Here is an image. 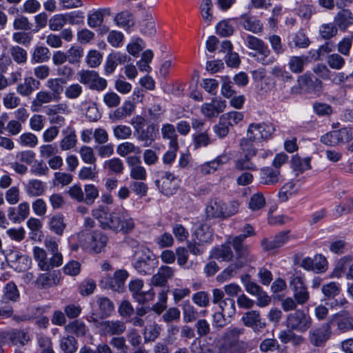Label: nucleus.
Segmentation results:
<instances>
[{"instance_id": "4d7b16f0", "label": "nucleus", "mask_w": 353, "mask_h": 353, "mask_svg": "<svg viewBox=\"0 0 353 353\" xmlns=\"http://www.w3.org/2000/svg\"><path fill=\"white\" fill-rule=\"evenodd\" d=\"M254 141L248 137L241 139L240 141V148L245 156H256L257 150L254 145Z\"/></svg>"}, {"instance_id": "a878e982", "label": "nucleus", "mask_w": 353, "mask_h": 353, "mask_svg": "<svg viewBox=\"0 0 353 353\" xmlns=\"http://www.w3.org/2000/svg\"><path fill=\"white\" fill-rule=\"evenodd\" d=\"M234 256L229 245H221L214 248L211 252V257L222 261H230Z\"/></svg>"}, {"instance_id": "0e129e2a", "label": "nucleus", "mask_w": 353, "mask_h": 353, "mask_svg": "<svg viewBox=\"0 0 353 353\" xmlns=\"http://www.w3.org/2000/svg\"><path fill=\"white\" fill-rule=\"evenodd\" d=\"M338 32L337 27L333 23H324L321 26L319 34L323 39H330Z\"/></svg>"}, {"instance_id": "603ef678", "label": "nucleus", "mask_w": 353, "mask_h": 353, "mask_svg": "<svg viewBox=\"0 0 353 353\" xmlns=\"http://www.w3.org/2000/svg\"><path fill=\"white\" fill-rule=\"evenodd\" d=\"M98 188L93 184H87L84 186V203L87 205H92L99 197Z\"/></svg>"}, {"instance_id": "412c9836", "label": "nucleus", "mask_w": 353, "mask_h": 353, "mask_svg": "<svg viewBox=\"0 0 353 353\" xmlns=\"http://www.w3.org/2000/svg\"><path fill=\"white\" fill-rule=\"evenodd\" d=\"M135 105L130 101H125L121 107L117 108L110 114V119L112 121L116 122L123 120L130 116L134 111Z\"/></svg>"}, {"instance_id": "6ab92c4d", "label": "nucleus", "mask_w": 353, "mask_h": 353, "mask_svg": "<svg viewBox=\"0 0 353 353\" xmlns=\"http://www.w3.org/2000/svg\"><path fill=\"white\" fill-rule=\"evenodd\" d=\"M260 183L265 185H274L279 183L281 176L280 170L272 167H265L260 170Z\"/></svg>"}, {"instance_id": "a19ab883", "label": "nucleus", "mask_w": 353, "mask_h": 353, "mask_svg": "<svg viewBox=\"0 0 353 353\" xmlns=\"http://www.w3.org/2000/svg\"><path fill=\"white\" fill-rule=\"evenodd\" d=\"M3 300H8L16 302L19 298L20 294L16 284L11 281L8 283L3 288Z\"/></svg>"}, {"instance_id": "b1692460", "label": "nucleus", "mask_w": 353, "mask_h": 353, "mask_svg": "<svg viewBox=\"0 0 353 353\" xmlns=\"http://www.w3.org/2000/svg\"><path fill=\"white\" fill-rule=\"evenodd\" d=\"M10 256L12 258L11 260L12 267L17 272H23L31 265V259L26 255L21 254L18 252L11 253Z\"/></svg>"}, {"instance_id": "2eb2a0df", "label": "nucleus", "mask_w": 353, "mask_h": 353, "mask_svg": "<svg viewBox=\"0 0 353 353\" xmlns=\"http://www.w3.org/2000/svg\"><path fill=\"white\" fill-rule=\"evenodd\" d=\"M176 177L170 172H164L159 179L155 181V183L159 190L165 195H171L176 189Z\"/></svg>"}, {"instance_id": "e2e57ef3", "label": "nucleus", "mask_w": 353, "mask_h": 353, "mask_svg": "<svg viewBox=\"0 0 353 353\" xmlns=\"http://www.w3.org/2000/svg\"><path fill=\"white\" fill-rule=\"evenodd\" d=\"M77 141L74 130H70L68 134L61 141L60 148L62 150H70L76 145Z\"/></svg>"}, {"instance_id": "e433bc0d", "label": "nucleus", "mask_w": 353, "mask_h": 353, "mask_svg": "<svg viewBox=\"0 0 353 353\" xmlns=\"http://www.w3.org/2000/svg\"><path fill=\"white\" fill-rule=\"evenodd\" d=\"M243 266L242 263L234 262L231 263L227 268L222 271L217 276L216 280L220 283H223L233 277L238 271Z\"/></svg>"}, {"instance_id": "5fc2aeb1", "label": "nucleus", "mask_w": 353, "mask_h": 353, "mask_svg": "<svg viewBox=\"0 0 353 353\" xmlns=\"http://www.w3.org/2000/svg\"><path fill=\"white\" fill-rule=\"evenodd\" d=\"M183 316L185 323H191L197 319L198 312L193 305L186 301L183 303Z\"/></svg>"}, {"instance_id": "8fccbe9b", "label": "nucleus", "mask_w": 353, "mask_h": 353, "mask_svg": "<svg viewBox=\"0 0 353 353\" xmlns=\"http://www.w3.org/2000/svg\"><path fill=\"white\" fill-rule=\"evenodd\" d=\"M30 340L28 334L23 330H12L10 331V341L13 345H25Z\"/></svg>"}, {"instance_id": "39448f33", "label": "nucleus", "mask_w": 353, "mask_h": 353, "mask_svg": "<svg viewBox=\"0 0 353 353\" xmlns=\"http://www.w3.org/2000/svg\"><path fill=\"white\" fill-rule=\"evenodd\" d=\"M33 257L39 268L42 271H49L54 267H59L63 263L59 261L57 256L48 258L45 249L35 246L33 248Z\"/></svg>"}, {"instance_id": "bb28decb", "label": "nucleus", "mask_w": 353, "mask_h": 353, "mask_svg": "<svg viewBox=\"0 0 353 353\" xmlns=\"http://www.w3.org/2000/svg\"><path fill=\"white\" fill-rule=\"evenodd\" d=\"M308 62L309 58L307 56H292L289 59L288 65L292 72L299 74L304 71V67Z\"/></svg>"}, {"instance_id": "bf43d9fd", "label": "nucleus", "mask_w": 353, "mask_h": 353, "mask_svg": "<svg viewBox=\"0 0 353 353\" xmlns=\"http://www.w3.org/2000/svg\"><path fill=\"white\" fill-rule=\"evenodd\" d=\"M60 347L65 353H74L77 350V341L73 336L63 337L60 341Z\"/></svg>"}, {"instance_id": "13d9d810", "label": "nucleus", "mask_w": 353, "mask_h": 353, "mask_svg": "<svg viewBox=\"0 0 353 353\" xmlns=\"http://www.w3.org/2000/svg\"><path fill=\"white\" fill-rule=\"evenodd\" d=\"M212 7L213 3L211 0H203L200 6L202 18L208 24H209L213 19L212 12Z\"/></svg>"}, {"instance_id": "c9c22d12", "label": "nucleus", "mask_w": 353, "mask_h": 353, "mask_svg": "<svg viewBox=\"0 0 353 353\" xmlns=\"http://www.w3.org/2000/svg\"><path fill=\"white\" fill-rule=\"evenodd\" d=\"M50 59V50L47 47L42 46H36L32 54V62L33 63H41L46 62Z\"/></svg>"}, {"instance_id": "f03ea898", "label": "nucleus", "mask_w": 353, "mask_h": 353, "mask_svg": "<svg viewBox=\"0 0 353 353\" xmlns=\"http://www.w3.org/2000/svg\"><path fill=\"white\" fill-rule=\"evenodd\" d=\"M131 245L137 248L134 254V268L141 274H150L155 266L154 259L152 258V254L149 249L143 247H139L137 241L133 239L130 240Z\"/></svg>"}, {"instance_id": "79ce46f5", "label": "nucleus", "mask_w": 353, "mask_h": 353, "mask_svg": "<svg viewBox=\"0 0 353 353\" xmlns=\"http://www.w3.org/2000/svg\"><path fill=\"white\" fill-rule=\"evenodd\" d=\"M128 277V273L124 270H117L111 281V288L115 291H120Z\"/></svg>"}, {"instance_id": "393cba45", "label": "nucleus", "mask_w": 353, "mask_h": 353, "mask_svg": "<svg viewBox=\"0 0 353 353\" xmlns=\"http://www.w3.org/2000/svg\"><path fill=\"white\" fill-rule=\"evenodd\" d=\"M334 23L340 30H345L353 23V15L349 10H342L334 17Z\"/></svg>"}, {"instance_id": "f704fd0d", "label": "nucleus", "mask_w": 353, "mask_h": 353, "mask_svg": "<svg viewBox=\"0 0 353 353\" xmlns=\"http://www.w3.org/2000/svg\"><path fill=\"white\" fill-rule=\"evenodd\" d=\"M321 292L325 299L330 300L335 298L341 292L340 283L336 282H329L322 286Z\"/></svg>"}, {"instance_id": "9b49d317", "label": "nucleus", "mask_w": 353, "mask_h": 353, "mask_svg": "<svg viewBox=\"0 0 353 353\" xmlns=\"http://www.w3.org/2000/svg\"><path fill=\"white\" fill-rule=\"evenodd\" d=\"M331 336V325L328 321L321 327L310 331L309 340L312 345L315 347L321 346Z\"/></svg>"}, {"instance_id": "ddd939ff", "label": "nucleus", "mask_w": 353, "mask_h": 353, "mask_svg": "<svg viewBox=\"0 0 353 353\" xmlns=\"http://www.w3.org/2000/svg\"><path fill=\"white\" fill-rule=\"evenodd\" d=\"M99 333L101 335L112 336L122 334L126 326L124 322L121 321H104L99 323Z\"/></svg>"}, {"instance_id": "9d476101", "label": "nucleus", "mask_w": 353, "mask_h": 353, "mask_svg": "<svg viewBox=\"0 0 353 353\" xmlns=\"http://www.w3.org/2000/svg\"><path fill=\"white\" fill-rule=\"evenodd\" d=\"M108 241V236L101 231L94 230L88 236V241L83 244V246L90 252L100 253L106 246Z\"/></svg>"}, {"instance_id": "0eeeda50", "label": "nucleus", "mask_w": 353, "mask_h": 353, "mask_svg": "<svg viewBox=\"0 0 353 353\" xmlns=\"http://www.w3.org/2000/svg\"><path fill=\"white\" fill-rule=\"evenodd\" d=\"M328 322L331 326L336 324L337 330L342 333L353 330V316L347 310H342L332 315Z\"/></svg>"}, {"instance_id": "c756f323", "label": "nucleus", "mask_w": 353, "mask_h": 353, "mask_svg": "<svg viewBox=\"0 0 353 353\" xmlns=\"http://www.w3.org/2000/svg\"><path fill=\"white\" fill-rule=\"evenodd\" d=\"M161 132L163 139L169 141V146L179 145L178 134L176 132L175 127L170 123H165L162 125Z\"/></svg>"}, {"instance_id": "7c9ffc66", "label": "nucleus", "mask_w": 353, "mask_h": 353, "mask_svg": "<svg viewBox=\"0 0 353 353\" xmlns=\"http://www.w3.org/2000/svg\"><path fill=\"white\" fill-rule=\"evenodd\" d=\"M97 303L99 307L98 314L101 319L110 316L114 311V305L107 297H99Z\"/></svg>"}, {"instance_id": "dca6fc26", "label": "nucleus", "mask_w": 353, "mask_h": 353, "mask_svg": "<svg viewBox=\"0 0 353 353\" xmlns=\"http://www.w3.org/2000/svg\"><path fill=\"white\" fill-rule=\"evenodd\" d=\"M239 23L245 30L254 34H259L263 31V23L254 16L248 14H242L239 18Z\"/></svg>"}, {"instance_id": "864d4df0", "label": "nucleus", "mask_w": 353, "mask_h": 353, "mask_svg": "<svg viewBox=\"0 0 353 353\" xmlns=\"http://www.w3.org/2000/svg\"><path fill=\"white\" fill-rule=\"evenodd\" d=\"M253 56L259 63L265 65H270L275 61L274 57L272 55L268 46L259 52H256V53Z\"/></svg>"}, {"instance_id": "680f3d73", "label": "nucleus", "mask_w": 353, "mask_h": 353, "mask_svg": "<svg viewBox=\"0 0 353 353\" xmlns=\"http://www.w3.org/2000/svg\"><path fill=\"white\" fill-rule=\"evenodd\" d=\"M64 93L67 99L74 100L82 94L83 87L78 83H72L65 88Z\"/></svg>"}, {"instance_id": "a18cd8bd", "label": "nucleus", "mask_w": 353, "mask_h": 353, "mask_svg": "<svg viewBox=\"0 0 353 353\" xmlns=\"http://www.w3.org/2000/svg\"><path fill=\"white\" fill-rule=\"evenodd\" d=\"M265 205L266 200L263 194L258 192L250 196L248 206L252 211H258L263 208Z\"/></svg>"}, {"instance_id": "37998d69", "label": "nucleus", "mask_w": 353, "mask_h": 353, "mask_svg": "<svg viewBox=\"0 0 353 353\" xmlns=\"http://www.w3.org/2000/svg\"><path fill=\"white\" fill-rule=\"evenodd\" d=\"M110 14V9H101L95 11L88 17V24L91 28L101 26L103 21V16Z\"/></svg>"}, {"instance_id": "f257e3e1", "label": "nucleus", "mask_w": 353, "mask_h": 353, "mask_svg": "<svg viewBox=\"0 0 353 353\" xmlns=\"http://www.w3.org/2000/svg\"><path fill=\"white\" fill-rule=\"evenodd\" d=\"M134 228V219L121 210H114L110 212L107 221L103 223V229L112 230L114 233L121 232L123 234L132 232Z\"/></svg>"}, {"instance_id": "c03bdc74", "label": "nucleus", "mask_w": 353, "mask_h": 353, "mask_svg": "<svg viewBox=\"0 0 353 353\" xmlns=\"http://www.w3.org/2000/svg\"><path fill=\"white\" fill-rule=\"evenodd\" d=\"M117 25L124 28H130L134 25V19L132 14L128 11H123L115 17Z\"/></svg>"}, {"instance_id": "473e14b6", "label": "nucleus", "mask_w": 353, "mask_h": 353, "mask_svg": "<svg viewBox=\"0 0 353 353\" xmlns=\"http://www.w3.org/2000/svg\"><path fill=\"white\" fill-rule=\"evenodd\" d=\"M36 80L31 77H26L17 85L16 90L22 97H29L35 90Z\"/></svg>"}, {"instance_id": "c85d7f7f", "label": "nucleus", "mask_w": 353, "mask_h": 353, "mask_svg": "<svg viewBox=\"0 0 353 353\" xmlns=\"http://www.w3.org/2000/svg\"><path fill=\"white\" fill-rule=\"evenodd\" d=\"M56 101L54 97L50 92L39 91L32 101L31 108L32 111H38L44 103Z\"/></svg>"}, {"instance_id": "6e6d98bb", "label": "nucleus", "mask_w": 353, "mask_h": 353, "mask_svg": "<svg viewBox=\"0 0 353 353\" xmlns=\"http://www.w3.org/2000/svg\"><path fill=\"white\" fill-rule=\"evenodd\" d=\"M66 54L70 64H77L83 56V50L81 47L73 46L67 51Z\"/></svg>"}, {"instance_id": "58836bf2", "label": "nucleus", "mask_w": 353, "mask_h": 353, "mask_svg": "<svg viewBox=\"0 0 353 353\" xmlns=\"http://www.w3.org/2000/svg\"><path fill=\"white\" fill-rule=\"evenodd\" d=\"M59 283V279H52L51 275L46 273L41 274L34 281V285L38 289H46L57 285Z\"/></svg>"}, {"instance_id": "de8ad7c7", "label": "nucleus", "mask_w": 353, "mask_h": 353, "mask_svg": "<svg viewBox=\"0 0 353 353\" xmlns=\"http://www.w3.org/2000/svg\"><path fill=\"white\" fill-rule=\"evenodd\" d=\"M17 141L21 146L30 148L36 147L39 142L37 137L30 132L21 134Z\"/></svg>"}, {"instance_id": "6e6552de", "label": "nucleus", "mask_w": 353, "mask_h": 353, "mask_svg": "<svg viewBox=\"0 0 353 353\" xmlns=\"http://www.w3.org/2000/svg\"><path fill=\"white\" fill-rule=\"evenodd\" d=\"M241 239L239 238L236 240L228 239V243L231 244L235 251L236 256L237 263H242L244 266L248 263L254 261L255 257L252 254L250 250V246L245 245L243 241H241Z\"/></svg>"}, {"instance_id": "a211bd4d", "label": "nucleus", "mask_w": 353, "mask_h": 353, "mask_svg": "<svg viewBox=\"0 0 353 353\" xmlns=\"http://www.w3.org/2000/svg\"><path fill=\"white\" fill-rule=\"evenodd\" d=\"M225 107V101L214 99L211 103H203L201 108V112L205 117L211 119L218 117L221 112H223Z\"/></svg>"}, {"instance_id": "3c124183", "label": "nucleus", "mask_w": 353, "mask_h": 353, "mask_svg": "<svg viewBox=\"0 0 353 353\" xmlns=\"http://www.w3.org/2000/svg\"><path fill=\"white\" fill-rule=\"evenodd\" d=\"M44 246L47 248L48 252L52 256L59 257V261L63 263V256L59 251V244L54 238L51 236H47L43 241Z\"/></svg>"}, {"instance_id": "423d86ee", "label": "nucleus", "mask_w": 353, "mask_h": 353, "mask_svg": "<svg viewBox=\"0 0 353 353\" xmlns=\"http://www.w3.org/2000/svg\"><path fill=\"white\" fill-rule=\"evenodd\" d=\"M143 281L141 279L132 280L129 283V290L133 298L141 304L153 301L155 296V292L152 289L143 291Z\"/></svg>"}, {"instance_id": "20e7f679", "label": "nucleus", "mask_w": 353, "mask_h": 353, "mask_svg": "<svg viewBox=\"0 0 353 353\" xmlns=\"http://www.w3.org/2000/svg\"><path fill=\"white\" fill-rule=\"evenodd\" d=\"M77 76L79 83L88 85L90 90L101 92L107 88L106 79L101 77L94 70H82L77 73Z\"/></svg>"}, {"instance_id": "052dcab7", "label": "nucleus", "mask_w": 353, "mask_h": 353, "mask_svg": "<svg viewBox=\"0 0 353 353\" xmlns=\"http://www.w3.org/2000/svg\"><path fill=\"white\" fill-rule=\"evenodd\" d=\"M65 330L76 334L77 336H83L86 334L87 328L84 323L79 321H74L65 326Z\"/></svg>"}, {"instance_id": "09e8293b", "label": "nucleus", "mask_w": 353, "mask_h": 353, "mask_svg": "<svg viewBox=\"0 0 353 353\" xmlns=\"http://www.w3.org/2000/svg\"><path fill=\"white\" fill-rule=\"evenodd\" d=\"M10 54L13 60L18 64H23L27 61L28 53L26 50L19 46L10 47Z\"/></svg>"}, {"instance_id": "f8f14e48", "label": "nucleus", "mask_w": 353, "mask_h": 353, "mask_svg": "<svg viewBox=\"0 0 353 353\" xmlns=\"http://www.w3.org/2000/svg\"><path fill=\"white\" fill-rule=\"evenodd\" d=\"M241 321L246 327H251L254 332H260L266 327L262 321L261 314L257 310H250L243 314Z\"/></svg>"}, {"instance_id": "1a4fd4ad", "label": "nucleus", "mask_w": 353, "mask_h": 353, "mask_svg": "<svg viewBox=\"0 0 353 353\" xmlns=\"http://www.w3.org/2000/svg\"><path fill=\"white\" fill-rule=\"evenodd\" d=\"M290 285L294 292V297L298 304L303 305L309 300L310 293L302 277L293 276L290 280Z\"/></svg>"}, {"instance_id": "f3484780", "label": "nucleus", "mask_w": 353, "mask_h": 353, "mask_svg": "<svg viewBox=\"0 0 353 353\" xmlns=\"http://www.w3.org/2000/svg\"><path fill=\"white\" fill-rule=\"evenodd\" d=\"M174 275V269L167 266L162 265L158 270L151 279V284L157 287H164L167 285L168 280L173 278Z\"/></svg>"}, {"instance_id": "4468645a", "label": "nucleus", "mask_w": 353, "mask_h": 353, "mask_svg": "<svg viewBox=\"0 0 353 353\" xmlns=\"http://www.w3.org/2000/svg\"><path fill=\"white\" fill-rule=\"evenodd\" d=\"M127 163L130 167V176L136 181H144L147 178L145 168L141 165L140 157L137 156L129 157Z\"/></svg>"}, {"instance_id": "ea45409f", "label": "nucleus", "mask_w": 353, "mask_h": 353, "mask_svg": "<svg viewBox=\"0 0 353 353\" xmlns=\"http://www.w3.org/2000/svg\"><path fill=\"white\" fill-rule=\"evenodd\" d=\"M291 165L293 170L299 173H303L304 171L311 168L310 159H302L298 155H294L292 157Z\"/></svg>"}, {"instance_id": "338daca9", "label": "nucleus", "mask_w": 353, "mask_h": 353, "mask_svg": "<svg viewBox=\"0 0 353 353\" xmlns=\"http://www.w3.org/2000/svg\"><path fill=\"white\" fill-rule=\"evenodd\" d=\"M66 24L64 14H57L52 17L49 20V28L52 31H59Z\"/></svg>"}, {"instance_id": "69168bd1", "label": "nucleus", "mask_w": 353, "mask_h": 353, "mask_svg": "<svg viewBox=\"0 0 353 353\" xmlns=\"http://www.w3.org/2000/svg\"><path fill=\"white\" fill-rule=\"evenodd\" d=\"M98 171L96 165L92 167H83L79 172L78 176L81 180L93 181L98 177Z\"/></svg>"}, {"instance_id": "cd10ccee", "label": "nucleus", "mask_w": 353, "mask_h": 353, "mask_svg": "<svg viewBox=\"0 0 353 353\" xmlns=\"http://www.w3.org/2000/svg\"><path fill=\"white\" fill-rule=\"evenodd\" d=\"M103 167L108 174H114L116 175L123 174L124 170V164L123 161L117 157L105 161Z\"/></svg>"}, {"instance_id": "49530a36", "label": "nucleus", "mask_w": 353, "mask_h": 353, "mask_svg": "<svg viewBox=\"0 0 353 353\" xmlns=\"http://www.w3.org/2000/svg\"><path fill=\"white\" fill-rule=\"evenodd\" d=\"M314 272L316 274L325 273L328 269L327 259L321 254H316L312 258Z\"/></svg>"}, {"instance_id": "aec40b11", "label": "nucleus", "mask_w": 353, "mask_h": 353, "mask_svg": "<svg viewBox=\"0 0 353 353\" xmlns=\"http://www.w3.org/2000/svg\"><path fill=\"white\" fill-rule=\"evenodd\" d=\"M158 128L154 124H150L145 128L139 129L135 134L138 140L144 142V146H150L158 134Z\"/></svg>"}, {"instance_id": "5701e85b", "label": "nucleus", "mask_w": 353, "mask_h": 353, "mask_svg": "<svg viewBox=\"0 0 353 353\" xmlns=\"http://www.w3.org/2000/svg\"><path fill=\"white\" fill-rule=\"evenodd\" d=\"M225 203L219 199L212 200L206 207L205 212L209 218L225 219Z\"/></svg>"}, {"instance_id": "7ed1b4c3", "label": "nucleus", "mask_w": 353, "mask_h": 353, "mask_svg": "<svg viewBox=\"0 0 353 353\" xmlns=\"http://www.w3.org/2000/svg\"><path fill=\"white\" fill-rule=\"evenodd\" d=\"M311 316L302 310H298L288 314L286 319V326L291 330L298 332H305L311 326Z\"/></svg>"}, {"instance_id": "4be33fe9", "label": "nucleus", "mask_w": 353, "mask_h": 353, "mask_svg": "<svg viewBox=\"0 0 353 353\" xmlns=\"http://www.w3.org/2000/svg\"><path fill=\"white\" fill-rule=\"evenodd\" d=\"M46 186L44 182L39 179H30L25 186V190L30 197H39L44 194Z\"/></svg>"}, {"instance_id": "72a5a7b5", "label": "nucleus", "mask_w": 353, "mask_h": 353, "mask_svg": "<svg viewBox=\"0 0 353 353\" xmlns=\"http://www.w3.org/2000/svg\"><path fill=\"white\" fill-rule=\"evenodd\" d=\"M48 224L50 230L59 236H61L63 234L66 227V224L64 222V216L61 214L52 216Z\"/></svg>"}, {"instance_id": "2f4dec72", "label": "nucleus", "mask_w": 353, "mask_h": 353, "mask_svg": "<svg viewBox=\"0 0 353 353\" xmlns=\"http://www.w3.org/2000/svg\"><path fill=\"white\" fill-rule=\"evenodd\" d=\"M64 83L65 81L61 78L49 79L47 81L46 86L51 91L50 92L54 97L55 101H58L60 100L61 94L63 92L62 83Z\"/></svg>"}, {"instance_id": "4c0bfd02", "label": "nucleus", "mask_w": 353, "mask_h": 353, "mask_svg": "<svg viewBox=\"0 0 353 353\" xmlns=\"http://www.w3.org/2000/svg\"><path fill=\"white\" fill-rule=\"evenodd\" d=\"M81 110L83 107L86 108L85 116L90 121L95 122L101 118V114L95 103L84 101L81 103Z\"/></svg>"}, {"instance_id": "774afa93", "label": "nucleus", "mask_w": 353, "mask_h": 353, "mask_svg": "<svg viewBox=\"0 0 353 353\" xmlns=\"http://www.w3.org/2000/svg\"><path fill=\"white\" fill-rule=\"evenodd\" d=\"M21 99L14 92H8L3 98V104L7 109H14L20 104Z\"/></svg>"}]
</instances>
